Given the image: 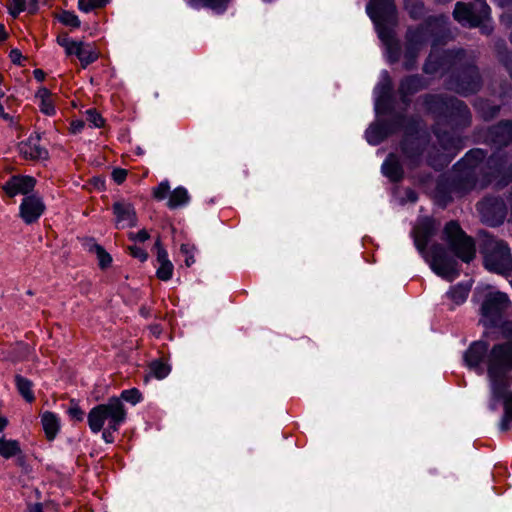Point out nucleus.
<instances>
[{
    "mask_svg": "<svg viewBox=\"0 0 512 512\" xmlns=\"http://www.w3.org/2000/svg\"><path fill=\"white\" fill-rule=\"evenodd\" d=\"M464 363L478 375L487 373L489 397L487 408L497 412L504 409L499 423L501 431L512 429V341L489 348L484 341H475L466 350Z\"/></svg>",
    "mask_w": 512,
    "mask_h": 512,
    "instance_id": "obj_1",
    "label": "nucleus"
},
{
    "mask_svg": "<svg viewBox=\"0 0 512 512\" xmlns=\"http://www.w3.org/2000/svg\"><path fill=\"white\" fill-rule=\"evenodd\" d=\"M127 412L123 402L118 397L110 398L106 403L93 407L87 416V422L93 433L102 431V439L113 443L114 433L124 424Z\"/></svg>",
    "mask_w": 512,
    "mask_h": 512,
    "instance_id": "obj_2",
    "label": "nucleus"
},
{
    "mask_svg": "<svg viewBox=\"0 0 512 512\" xmlns=\"http://www.w3.org/2000/svg\"><path fill=\"white\" fill-rule=\"evenodd\" d=\"M484 265L489 271L510 275L512 257L509 245L502 240L488 239L484 247Z\"/></svg>",
    "mask_w": 512,
    "mask_h": 512,
    "instance_id": "obj_3",
    "label": "nucleus"
},
{
    "mask_svg": "<svg viewBox=\"0 0 512 512\" xmlns=\"http://www.w3.org/2000/svg\"><path fill=\"white\" fill-rule=\"evenodd\" d=\"M445 240L451 250L464 262H470L475 257V244L472 238L466 236L459 224L451 221L444 228Z\"/></svg>",
    "mask_w": 512,
    "mask_h": 512,
    "instance_id": "obj_4",
    "label": "nucleus"
},
{
    "mask_svg": "<svg viewBox=\"0 0 512 512\" xmlns=\"http://www.w3.org/2000/svg\"><path fill=\"white\" fill-rule=\"evenodd\" d=\"M453 15L455 20L463 26L478 27L489 20L490 8L485 0H475L474 5L458 2Z\"/></svg>",
    "mask_w": 512,
    "mask_h": 512,
    "instance_id": "obj_5",
    "label": "nucleus"
},
{
    "mask_svg": "<svg viewBox=\"0 0 512 512\" xmlns=\"http://www.w3.org/2000/svg\"><path fill=\"white\" fill-rule=\"evenodd\" d=\"M366 10L377 28L379 37L386 41L388 35L385 25L392 23L396 17V7L393 0H370Z\"/></svg>",
    "mask_w": 512,
    "mask_h": 512,
    "instance_id": "obj_6",
    "label": "nucleus"
},
{
    "mask_svg": "<svg viewBox=\"0 0 512 512\" xmlns=\"http://www.w3.org/2000/svg\"><path fill=\"white\" fill-rule=\"evenodd\" d=\"M510 307V301L502 292L490 293L481 306V322L484 326H496Z\"/></svg>",
    "mask_w": 512,
    "mask_h": 512,
    "instance_id": "obj_7",
    "label": "nucleus"
},
{
    "mask_svg": "<svg viewBox=\"0 0 512 512\" xmlns=\"http://www.w3.org/2000/svg\"><path fill=\"white\" fill-rule=\"evenodd\" d=\"M57 43L64 48L67 56H76L83 68L95 62L98 57V51L93 45L71 39L67 34L59 35Z\"/></svg>",
    "mask_w": 512,
    "mask_h": 512,
    "instance_id": "obj_8",
    "label": "nucleus"
},
{
    "mask_svg": "<svg viewBox=\"0 0 512 512\" xmlns=\"http://www.w3.org/2000/svg\"><path fill=\"white\" fill-rule=\"evenodd\" d=\"M486 153L481 149H472L455 165V170L464 177H474L483 168Z\"/></svg>",
    "mask_w": 512,
    "mask_h": 512,
    "instance_id": "obj_9",
    "label": "nucleus"
},
{
    "mask_svg": "<svg viewBox=\"0 0 512 512\" xmlns=\"http://www.w3.org/2000/svg\"><path fill=\"white\" fill-rule=\"evenodd\" d=\"M44 210V203L35 195L26 196L20 204V216L26 224L36 222Z\"/></svg>",
    "mask_w": 512,
    "mask_h": 512,
    "instance_id": "obj_10",
    "label": "nucleus"
},
{
    "mask_svg": "<svg viewBox=\"0 0 512 512\" xmlns=\"http://www.w3.org/2000/svg\"><path fill=\"white\" fill-rule=\"evenodd\" d=\"M425 105L427 109L433 113L440 112L446 113L450 108H455L462 115L468 114L467 106L463 102L458 100H444L443 98L436 95H429L425 98Z\"/></svg>",
    "mask_w": 512,
    "mask_h": 512,
    "instance_id": "obj_11",
    "label": "nucleus"
},
{
    "mask_svg": "<svg viewBox=\"0 0 512 512\" xmlns=\"http://www.w3.org/2000/svg\"><path fill=\"white\" fill-rule=\"evenodd\" d=\"M36 181L31 176H13L3 186L4 191L10 197L18 194L26 195L35 187Z\"/></svg>",
    "mask_w": 512,
    "mask_h": 512,
    "instance_id": "obj_12",
    "label": "nucleus"
},
{
    "mask_svg": "<svg viewBox=\"0 0 512 512\" xmlns=\"http://www.w3.org/2000/svg\"><path fill=\"white\" fill-rule=\"evenodd\" d=\"M117 228H128L136 225L137 216L134 207L127 202H116L113 205Z\"/></svg>",
    "mask_w": 512,
    "mask_h": 512,
    "instance_id": "obj_13",
    "label": "nucleus"
},
{
    "mask_svg": "<svg viewBox=\"0 0 512 512\" xmlns=\"http://www.w3.org/2000/svg\"><path fill=\"white\" fill-rule=\"evenodd\" d=\"M19 152L25 159L43 160L48 156L46 149L40 146L38 138H29L19 145Z\"/></svg>",
    "mask_w": 512,
    "mask_h": 512,
    "instance_id": "obj_14",
    "label": "nucleus"
},
{
    "mask_svg": "<svg viewBox=\"0 0 512 512\" xmlns=\"http://www.w3.org/2000/svg\"><path fill=\"white\" fill-rule=\"evenodd\" d=\"M157 246V270H156V276L158 279L162 281H168L173 276L174 266L172 262L168 258L167 251L160 246L159 243L156 244Z\"/></svg>",
    "mask_w": 512,
    "mask_h": 512,
    "instance_id": "obj_15",
    "label": "nucleus"
},
{
    "mask_svg": "<svg viewBox=\"0 0 512 512\" xmlns=\"http://www.w3.org/2000/svg\"><path fill=\"white\" fill-rule=\"evenodd\" d=\"M460 53H462V51H458L456 53L452 51H445L439 58L437 56L436 45L434 44L432 51L424 65V71L428 74L435 73L445 64V62L451 60L452 58H456Z\"/></svg>",
    "mask_w": 512,
    "mask_h": 512,
    "instance_id": "obj_16",
    "label": "nucleus"
},
{
    "mask_svg": "<svg viewBox=\"0 0 512 512\" xmlns=\"http://www.w3.org/2000/svg\"><path fill=\"white\" fill-rule=\"evenodd\" d=\"M489 136L494 145H507L512 141V122L505 121L494 126L490 129Z\"/></svg>",
    "mask_w": 512,
    "mask_h": 512,
    "instance_id": "obj_17",
    "label": "nucleus"
},
{
    "mask_svg": "<svg viewBox=\"0 0 512 512\" xmlns=\"http://www.w3.org/2000/svg\"><path fill=\"white\" fill-rule=\"evenodd\" d=\"M430 266L437 275L447 281H453L458 276V272L452 263L436 255L432 257Z\"/></svg>",
    "mask_w": 512,
    "mask_h": 512,
    "instance_id": "obj_18",
    "label": "nucleus"
},
{
    "mask_svg": "<svg viewBox=\"0 0 512 512\" xmlns=\"http://www.w3.org/2000/svg\"><path fill=\"white\" fill-rule=\"evenodd\" d=\"M36 100L38 101V105L40 111L48 116H52L55 114V100L53 94L45 87H41L36 95Z\"/></svg>",
    "mask_w": 512,
    "mask_h": 512,
    "instance_id": "obj_19",
    "label": "nucleus"
},
{
    "mask_svg": "<svg viewBox=\"0 0 512 512\" xmlns=\"http://www.w3.org/2000/svg\"><path fill=\"white\" fill-rule=\"evenodd\" d=\"M383 174L391 181H399L402 178L403 170L395 155L390 154L382 164Z\"/></svg>",
    "mask_w": 512,
    "mask_h": 512,
    "instance_id": "obj_20",
    "label": "nucleus"
},
{
    "mask_svg": "<svg viewBox=\"0 0 512 512\" xmlns=\"http://www.w3.org/2000/svg\"><path fill=\"white\" fill-rule=\"evenodd\" d=\"M43 430L48 440H53L60 429V421L56 414L52 412H44L41 416Z\"/></svg>",
    "mask_w": 512,
    "mask_h": 512,
    "instance_id": "obj_21",
    "label": "nucleus"
},
{
    "mask_svg": "<svg viewBox=\"0 0 512 512\" xmlns=\"http://www.w3.org/2000/svg\"><path fill=\"white\" fill-rule=\"evenodd\" d=\"M487 164L489 165L490 168H492L494 170L492 175L495 178L502 174L503 175H506V173L509 174L510 179L508 181H506L505 183H502L501 181H499L497 183L498 186L505 185L509 181L512 180V163H510L508 160L500 162L497 155H492L489 158Z\"/></svg>",
    "mask_w": 512,
    "mask_h": 512,
    "instance_id": "obj_22",
    "label": "nucleus"
},
{
    "mask_svg": "<svg viewBox=\"0 0 512 512\" xmlns=\"http://www.w3.org/2000/svg\"><path fill=\"white\" fill-rule=\"evenodd\" d=\"M471 283H459L447 292V297L453 302L455 305L463 304L470 292Z\"/></svg>",
    "mask_w": 512,
    "mask_h": 512,
    "instance_id": "obj_23",
    "label": "nucleus"
},
{
    "mask_svg": "<svg viewBox=\"0 0 512 512\" xmlns=\"http://www.w3.org/2000/svg\"><path fill=\"white\" fill-rule=\"evenodd\" d=\"M423 86L422 79L418 76H410L405 78L400 85L399 91L402 96L403 101H406V98L417 91H419Z\"/></svg>",
    "mask_w": 512,
    "mask_h": 512,
    "instance_id": "obj_24",
    "label": "nucleus"
},
{
    "mask_svg": "<svg viewBox=\"0 0 512 512\" xmlns=\"http://www.w3.org/2000/svg\"><path fill=\"white\" fill-rule=\"evenodd\" d=\"M190 200L188 191L184 187L175 188L170 194L167 202V206L170 209H176L186 205Z\"/></svg>",
    "mask_w": 512,
    "mask_h": 512,
    "instance_id": "obj_25",
    "label": "nucleus"
},
{
    "mask_svg": "<svg viewBox=\"0 0 512 512\" xmlns=\"http://www.w3.org/2000/svg\"><path fill=\"white\" fill-rule=\"evenodd\" d=\"M20 453L21 448L17 440L6 439L4 436H0V456L9 459Z\"/></svg>",
    "mask_w": 512,
    "mask_h": 512,
    "instance_id": "obj_26",
    "label": "nucleus"
},
{
    "mask_svg": "<svg viewBox=\"0 0 512 512\" xmlns=\"http://www.w3.org/2000/svg\"><path fill=\"white\" fill-rule=\"evenodd\" d=\"M480 86V78L478 71L475 68L470 69V80L464 84V82L460 83L456 87V91L459 94L468 95L470 93H474L479 89Z\"/></svg>",
    "mask_w": 512,
    "mask_h": 512,
    "instance_id": "obj_27",
    "label": "nucleus"
},
{
    "mask_svg": "<svg viewBox=\"0 0 512 512\" xmlns=\"http://www.w3.org/2000/svg\"><path fill=\"white\" fill-rule=\"evenodd\" d=\"M15 383L21 396L29 403L33 402L35 396L32 390V382L20 375H17L15 377Z\"/></svg>",
    "mask_w": 512,
    "mask_h": 512,
    "instance_id": "obj_28",
    "label": "nucleus"
},
{
    "mask_svg": "<svg viewBox=\"0 0 512 512\" xmlns=\"http://www.w3.org/2000/svg\"><path fill=\"white\" fill-rule=\"evenodd\" d=\"M89 251L91 253H94L97 257L99 266L104 269L110 266L112 262V257L106 250L97 243H92L89 246Z\"/></svg>",
    "mask_w": 512,
    "mask_h": 512,
    "instance_id": "obj_29",
    "label": "nucleus"
},
{
    "mask_svg": "<svg viewBox=\"0 0 512 512\" xmlns=\"http://www.w3.org/2000/svg\"><path fill=\"white\" fill-rule=\"evenodd\" d=\"M491 200L490 199H486L484 201H482L481 203H479L478 205V210L479 212L482 214V217L484 219V221L486 223H488L489 225L491 226H495V225H498L500 224L502 221H503V218L505 216V213H504V210L502 208V206L499 208V216H498V219L494 220V219H490L487 215V210H488V207L490 206V203Z\"/></svg>",
    "mask_w": 512,
    "mask_h": 512,
    "instance_id": "obj_30",
    "label": "nucleus"
},
{
    "mask_svg": "<svg viewBox=\"0 0 512 512\" xmlns=\"http://www.w3.org/2000/svg\"><path fill=\"white\" fill-rule=\"evenodd\" d=\"M170 371V366L163 361H154L150 365L151 374L159 380L167 377Z\"/></svg>",
    "mask_w": 512,
    "mask_h": 512,
    "instance_id": "obj_31",
    "label": "nucleus"
},
{
    "mask_svg": "<svg viewBox=\"0 0 512 512\" xmlns=\"http://www.w3.org/2000/svg\"><path fill=\"white\" fill-rule=\"evenodd\" d=\"M425 40L424 28L418 27L417 29H410L407 33V41L412 48L420 45Z\"/></svg>",
    "mask_w": 512,
    "mask_h": 512,
    "instance_id": "obj_32",
    "label": "nucleus"
},
{
    "mask_svg": "<svg viewBox=\"0 0 512 512\" xmlns=\"http://www.w3.org/2000/svg\"><path fill=\"white\" fill-rule=\"evenodd\" d=\"M365 136L370 144L376 145L383 139L382 128L378 125H371L366 130Z\"/></svg>",
    "mask_w": 512,
    "mask_h": 512,
    "instance_id": "obj_33",
    "label": "nucleus"
},
{
    "mask_svg": "<svg viewBox=\"0 0 512 512\" xmlns=\"http://www.w3.org/2000/svg\"><path fill=\"white\" fill-rule=\"evenodd\" d=\"M118 399H120L121 401L124 400L128 403H131L132 405H136L142 400V395L138 389L132 388L123 390Z\"/></svg>",
    "mask_w": 512,
    "mask_h": 512,
    "instance_id": "obj_34",
    "label": "nucleus"
},
{
    "mask_svg": "<svg viewBox=\"0 0 512 512\" xmlns=\"http://www.w3.org/2000/svg\"><path fill=\"white\" fill-rule=\"evenodd\" d=\"M109 0H79L78 7L81 11L88 13L94 9L105 6Z\"/></svg>",
    "mask_w": 512,
    "mask_h": 512,
    "instance_id": "obj_35",
    "label": "nucleus"
},
{
    "mask_svg": "<svg viewBox=\"0 0 512 512\" xmlns=\"http://www.w3.org/2000/svg\"><path fill=\"white\" fill-rule=\"evenodd\" d=\"M59 21L64 25L70 26L72 28H78L81 24L78 16L74 12L70 11H63L59 15Z\"/></svg>",
    "mask_w": 512,
    "mask_h": 512,
    "instance_id": "obj_36",
    "label": "nucleus"
},
{
    "mask_svg": "<svg viewBox=\"0 0 512 512\" xmlns=\"http://www.w3.org/2000/svg\"><path fill=\"white\" fill-rule=\"evenodd\" d=\"M170 193V185L167 180L162 181L152 190L153 197L158 201L164 200Z\"/></svg>",
    "mask_w": 512,
    "mask_h": 512,
    "instance_id": "obj_37",
    "label": "nucleus"
},
{
    "mask_svg": "<svg viewBox=\"0 0 512 512\" xmlns=\"http://www.w3.org/2000/svg\"><path fill=\"white\" fill-rule=\"evenodd\" d=\"M86 120L88 121L90 126L95 127V128H100L104 125V119L94 109H89L86 111Z\"/></svg>",
    "mask_w": 512,
    "mask_h": 512,
    "instance_id": "obj_38",
    "label": "nucleus"
},
{
    "mask_svg": "<svg viewBox=\"0 0 512 512\" xmlns=\"http://www.w3.org/2000/svg\"><path fill=\"white\" fill-rule=\"evenodd\" d=\"M27 2L26 0H11L8 5L9 13L13 17H17L21 12L26 11Z\"/></svg>",
    "mask_w": 512,
    "mask_h": 512,
    "instance_id": "obj_39",
    "label": "nucleus"
},
{
    "mask_svg": "<svg viewBox=\"0 0 512 512\" xmlns=\"http://www.w3.org/2000/svg\"><path fill=\"white\" fill-rule=\"evenodd\" d=\"M204 5L211 8L216 12H222L225 10L229 0H202Z\"/></svg>",
    "mask_w": 512,
    "mask_h": 512,
    "instance_id": "obj_40",
    "label": "nucleus"
},
{
    "mask_svg": "<svg viewBox=\"0 0 512 512\" xmlns=\"http://www.w3.org/2000/svg\"><path fill=\"white\" fill-rule=\"evenodd\" d=\"M439 142L443 146L444 150L447 151L449 156H453L455 152H452V148H456L455 141L453 139H449L445 134L438 135Z\"/></svg>",
    "mask_w": 512,
    "mask_h": 512,
    "instance_id": "obj_41",
    "label": "nucleus"
},
{
    "mask_svg": "<svg viewBox=\"0 0 512 512\" xmlns=\"http://www.w3.org/2000/svg\"><path fill=\"white\" fill-rule=\"evenodd\" d=\"M406 8L409 11V14L412 18L417 19L422 16L423 14V4L420 2L414 3V4H406Z\"/></svg>",
    "mask_w": 512,
    "mask_h": 512,
    "instance_id": "obj_42",
    "label": "nucleus"
},
{
    "mask_svg": "<svg viewBox=\"0 0 512 512\" xmlns=\"http://www.w3.org/2000/svg\"><path fill=\"white\" fill-rule=\"evenodd\" d=\"M129 251H130V254L134 257V258H137L139 259L141 262H144L147 260L148 258V254L146 253V251L140 247V246H137V245H133V246H130L129 247Z\"/></svg>",
    "mask_w": 512,
    "mask_h": 512,
    "instance_id": "obj_43",
    "label": "nucleus"
},
{
    "mask_svg": "<svg viewBox=\"0 0 512 512\" xmlns=\"http://www.w3.org/2000/svg\"><path fill=\"white\" fill-rule=\"evenodd\" d=\"M68 413L69 416L76 421H82L84 418V412L78 405L71 406Z\"/></svg>",
    "mask_w": 512,
    "mask_h": 512,
    "instance_id": "obj_44",
    "label": "nucleus"
},
{
    "mask_svg": "<svg viewBox=\"0 0 512 512\" xmlns=\"http://www.w3.org/2000/svg\"><path fill=\"white\" fill-rule=\"evenodd\" d=\"M127 177V171L125 169H114L112 172V178L117 184H121Z\"/></svg>",
    "mask_w": 512,
    "mask_h": 512,
    "instance_id": "obj_45",
    "label": "nucleus"
},
{
    "mask_svg": "<svg viewBox=\"0 0 512 512\" xmlns=\"http://www.w3.org/2000/svg\"><path fill=\"white\" fill-rule=\"evenodd\" d=\"M129 237L133 241L144 242L149 238V234L145 229H142L136 233H130Z\"/></svg>",
    "mask_w": 512,
    "mask_h": 512,
    "instance_id": "obj_46",
    "label": "nucleus"
},
{
    "mask_svg": "<svg viewBox=\"0 0 512 512\" xmlns=\"http://www.w3.org/2000/svg\"><path fill=\"white\" fill-rule=\"evenodd\" d=\"M427 237L426 236H420L419 234H416L415 235V245L417 247V249L421 252V253H424V250L426 248V245H427Z\"/></svg>",
    "mask_w": 512,
    "mask_h": 512,
    "instance_id": "obj_47",
    "label": "nucleus"
},
{
    "mask_svg": "<svg viewBox=\"0 0 512 512\" xmlns=\"http://www.w3.org/2000/svg\"><path fill=\"white\" fill-rule=\"evenodd\" d=\"M84 127V122L81 120H75L71 123V131L73 133H79Z\"/></svg>",
    "mask_w": 512,
    "mask_h": 512,
    "instance_id": "obj_48",
    "label": "nucleus"
},
{
    "mask_svg": "<svg viewBox=\"0 0 512 512\" xmlns=\"http://www.w3.org/2000/svg\"><path fill=\"white\" fill-rule=\"evenodd\" d=\"M21 57H22V55L19 50H12L10 52V58L13 63L20 64Z\"/></svg>",
    "mask_w": 512,
    "mask_h": 512,
    "instance_id": "obj_49",
    "label": "nucleus"
},
{
    "mask_svg": "<svg viewBox=\"0 0 512 512\" xmlns=\"http://www.w3.org/2000/svg\"><path fill=\"white\" fill-rule=\"evenodd\" d=\"M37 9V4L35 0H30L29 3H27V9L29 13H34Z\"/></svg>",
    "mask_w": 512,
    "mask_h": 512,
    "instance_id": "obj_50",
    "label": "nucleus"
},
{
    "mask_svg": "<svg viewBox=\"0 0 512 512\" xmlns=\"http://www.w3.org/2000/svg\"><path fill=\"white\" fill-rule=\"evenodd\" d=\"M29 512H43L42 504L35 503L29 506Z\"/></svg>",
    "mask_w": 512,
    "mask_h": 512,
    "instance_id": "obj_51",
    "label": "nucleus"
},
{
    "mask_svg": "<svg viewBox=\"0 0 512 512\" xmlns=\"http://www.w3.org/2000/svg\"><path fill=\"white\" fill-rule=\"evenodd\" d=\"M34 76L38 81H43L45 77L44 72L40 69L34 71Z\"/></svg>",
    "mask_w": 512,
    "mask_h": 512,
    "instance_id": "obj_52",
    "label": "nucleus"
},
{
    "mask_svg": "<svg viewBox=\"0 0 512 512\" xmlns=\"http://www.w3.org/2000/svg\"><path fill=\"white\" fill-rule=\"evenodd\" d=\"M8 421L5 417L0 416V433L5 429L7 426Z\"/></svg>",
    "mask_w": 512,
    "mask_h": 512,
    "instance_id": "obj_53",
    "label": "nucleus"
},
{
    "mask_svg": "<svg viewBox=\"0 0 512 512\" xmlns=\"http://www.w3.org/2000/svg\"><path fill=\"white\" fill-rule=\"evenodd\" d=\"M6 31L3 24L0 23V40L6 39Z\"/></svg>",
    "mask_w": 512,
    "mask_h": 512,
    "instance_id": "obj_54",
    "label": "nucleus"
},
{
    "mask_svg": "<svg viewBox=\"0 0 512 512\" xmlns=\"http://www.w3.org/2000/svg\"><path fill=\"white\" fill-rule=\"evenodd\" d=\"M185 262L187 266H190L191 264L194 263V259L192 257H188L186 258Z\"/></svg>",
    "mask_w": 512,
    "mask_h": 512,
    "instance_id": "obj_55",
    "label": "nucleus"
},
{
    "mask_svg": "<svg viewBox=\"0 0 512 512\" xmlns=\"http://www.w3.org/2000/svg\"><path fill=\"white\" fill-rule=\"evenodd\" d=\"M402 150L405 154H408V147H407V143H403V146H402ZM408 157H411L410 155H407Z\"/></svg>",
    "mask_w": 512,
    "mask_h": 512,
    "instance_id": "obj_56",
    "label": "nucleus"
},
{
    "mask_svg": "<svg viewBox=\"0 0 512 512\" xmlns=\"http://www.w3.org/2000/svg\"><path fill=\"white\" fill-rule=\"evenodd\" d=\"M497 111H498V108L494 107L492 113L490 114V116L495 115L497 113Z\"/></svg>",
    "mask_w": 512,
    "mask_h": 512,
    "instance_id": "obj_57",
    "label": "nucleus"
},
{
    "mask_svg": "<svg viewBox=\"0 0 512 512\" xmlns=\"http://www.w3.org/2000/svg\"><path fill=\"white\" fill-rule=\"evenodd\" d=\"M379 101H380V99H377V101H376V107H378V106H379Z\"/></svg>",
    "mask_w": 512,
    "mask_h": 512,
    "instance_id": "obj_58",
    "label": "nucleus"
},
{
    "mask_svg": "<svg viewBox=\"0 0 512 512\" xmlns=\"http://www.w3.org/2000/svg\"><path fill=\"white\" fill-rule=\"evenodd\" d=\"M2 81H3V76L0 75V84L2 83Z\"/></svg>",
    "mask_w": 512,
    "mask_h": 512,
    "instance_id": "obj_59",
    "label": "nucleus"
},
{
    "mask_svg": "<svg viewBox=\"0 0 512 512\" xmlns=\"http://www.w3.org/2000/svg\"><path fill=\"white\" fill-rule=\"evenodd\" d=\"M511 76H512V74H511Z\"/></svg>",
    "mask_w": 512,
    "mask_h": 512,
    "instance_id": "obj_60",
    "label": "nucleus"
}]
</instances>
